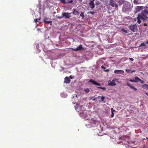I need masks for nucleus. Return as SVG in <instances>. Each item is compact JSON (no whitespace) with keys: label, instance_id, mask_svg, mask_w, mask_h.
<instances>
[{"label":"nucleus","instance_id":"a211bd4d","mask_svg":"<svg viewBox=\"0 0 148 148\" xmlns=\"http://www.w3.org/2000/svg\"><path fill=\"white\" fill-rule=\"evenodd\" d=\"M47 18H46L44 20V22L46 23L47 24H49L51 23V25L52 24V21H47L46 20L47 19Z\"/></svg>","mask_w":148,"mask_h":148},{"label":"nucleus","instance_id":"de8ad7c7","mask_svg":"<svg viewBox=\"0 0 148 148\" xmlns=\"http://www.w3.org/2000/svg\"><path fill=\"white\" fill-rule=\"evenodd\" d=\"M76 95V97H77V95Z\"/></svg>","mask_w":148,"mask_h":148},{"label":"nucleus","instance_id":"1a4fd4ad","mask_svg":"<svg viewBox=\"0 0 148 148\" xmlns=\"http://www.w3.org/2000/svg\"><path fill=\"white\" fill-rule=\"evenodd\" d=\"M71 13H69L68 12H65L62 13V15H63V16L64 17L65 16L66 18H69L71 17V16L69 15V14H70Z\"/></svg>","mask_w":148,"mask_h":148},{"label":"nucleus","instance_id":"4be33fe9","mask_svg":"<svg viewBox=\"0 0 148 148\" xmlns=\"http://www.w3.org/2000/svg\"><path fill=\"white\" fill-rule=\"evenodd\" d=\"M145 45L144 42L141 43L139 47L145 46Z\"/></svg>","mask_w":148,"mask_h":148},{"label":"nucleus","instance_id":"c756f323","mask_svg":"<svg viewBox=\"0 0 148 148\" xmlns=\"http://www.w3.org/2000/svg\"><path fill=\"white\" fill-rule=\"evenodd\" d=\"M89 13H90V14L93 15L95 14V12L93 11H90L89 12Z\"/></svg>","mask_w":148,"mask_h":148},{"label":"nucleus","instance_id":"c03bdc74","mask_svg":"<svg viewBox=\"0 0 148 148\" xmlns=\"http://www.w3.org/2000/svg\"><path fill=\"white\" fill-rule=\"evenodd\" d=\"M98 3L97 2L96 3H95L96 5H98Z\"/></svg>","mask_w":148,"mask_h":148},{"label":"nucleus","instance_id":"4c0bfd02","mask_svg":"<svg viewBox=\"0 0 148 148\" xmlns=\"http://www.w3.org/2000/svg\"><path fill=\"white\" fill-rule=\"evenodd\" d=\"M110 71L109 69H107L106 70H105V71H106V72H108L109 71Z\"/></svg>","mask_w":148,"mask_h":148},{"label":"nucleus","instance_id":"09e8293b","mask_svg":"<svg viewBox=\"0 0 148 148\" xmlns=\"http://www.w3.org/2000/svg\"><path fill=\"white\" fill-rule=\"evenodd\" d=\"M100 97V96H98V97Z\"/></svg>","mask_w":148,"mask_h":148},{"label":"nucleus","instance_id":"393cba45","mask_svg":"<svg viewBox=\"0 0 148 148\" xmlns=\"http://www.w3.org/2000/svg\"><path fill=\"white\" fill-rule=\"evenodd\" d=\"M133 2L134 3L136 4H139L138 1L136 0H134Z\"/></svg>","mask_w":148,"mask_h":148},{"label":"nucleus","instance_id":"a878e982","mask_svg":"<svg viewBox=\"0 0 148 148\" xmlns=\"http://www.w3.org/2000/svg\"><path fill=\"white\" fill-rule=\"evenodd\" d=\"M105 99V97L104 96H102L101 97V101H103Z\"/></svg>","mask_w":148,"mask_h":148},{"label":"nucleus","instance_id":"6ab92c4d","mask_svg":"<svg viewBox=\"0 0 148 148\" xmlns=\"http://www.w3.org/2000/svg\"><path fill=\"white\" fill-rule=\"evenodd\" d=\"M84 91L85 92V93H88L90 91L89 89L88 88L85 89L84 90Z\"/></svg>","mask_w":148,"mask_h":148},{"label":"nucleus","instance_id":"58836bf2","mask_svg":"<svg viewBox=\"0 0 148 148\" xmlns=\"http://www.w3.org/2000/svg\"><path fill=\"white\" fill-rule=\"evenodd\" d=\"M73 10H74V12H75L76 13H77L78 12V11L75 10V9H74Z\"/></svg>","mask_w":148,"mask_h":148},{"label":"nucleus","instance_id":"6e6552de","mask_svg":"<svg viewBox=\"0 0 148 148\" xmlns=\"http://www.w3.org/2000/svg\"><path fill=\"white\" fill-rule=\"evenodd\" d=\"M89 82L94 85H97L99 86H101L100 84L98 83L97 82L95 81V80L92 79H90L89 80Z\"/></svg>","mask_w":148,"mask_h":148},{"label":"nucleus","instance_id":"39448f33","mask_svg":"<svg viewBox=\"0 0 148 148\" xmlns=\"http://www.w3.org/2000/svg\"><path fill=\"white\" fill-rule=\"evenodd\" d=\"M83 49V47L82 45H80L79 46L77 47V48H71V49L74 51H78L82 50Z\"/></svg>","mask_w":148,"mask_h":148},{"label":"nucleus","instance_id":"e433bc0d","mask_svg":"<svg viewBox=\"0 0 148 148\" xmlns=\"http://www.w3.org/2000/svg\"><path fill=\"white\" fill-rule=\"evenodd\" d=\"M143 25L145 26H147V23H144L143 24Z\"/></svg>","mask_w":148,"mask_h":148},{"label":"nucleus","instance_id":"2eb2a0df","mask_svg":"<svg viewBox=\"0 0 148 148\" xmlns=\"http://www.w3.org/2000/svg\"><path fill=\"white\" fill-rule=\"evenodd\" d=\"M134 80L135 82H139L140 80V78H139L138 77H135L134 78Z\"/></svg>","mask_w":148,"mask_h":148},{"label":"nucleus","instance_id":"4468645a","mask_svg":"<svg viewBox=\"0 0 148 148\" xmlns=\"http://www.w3.org/2000/svg\"><path fill=\"white\" fill-rule=\"evenodd\" d=\"M92 121V123L95 125L97 123V121L94 118H92L91 119Z\"/></svg>","mask_w":148,"mask_h":148},{"label":"nucleus","instance_id":"aec40b11","mask_svg":"<svg viewBox=\"0 0 148 148\" xmlns=\"http://www.w3.org/2000/svg\"><path fill=\"white\" fill-rule=\"evenodd\" d=\"M40 19V18L35 19L34 20V22L36 23L37 22H39V20Z\"/></svg>","mask_w":148,"mask_h":148},{"label":"nucleus","instance_id":"bb28decb","mask_svg":"<svg viewBox=\"0 0 148 148\" xmlns=\"http://www.w3.org/2000/svg\"><path fill=\"white\" fill-rule=\"evenodd\" d=\"M122 31L126 33H127V31L126 30L124 29H122Z\"/></svg>","mask_w":148,"mask_h":148},{"label":"nucleus","instance_id":"7ed1b4c3","mask_svg":"<svg viewBox=\"0 0 148 148\" xmlns=\"http://www.w3.org/2000/svg\"><path fill=\"white\" fill-rule=\"evenodd\" d=\"M129 28L133 32H136L138 30L137 26L136 24L131 25L129 26Z\"/></svg>","mask_w":148,"mask_h":148},{"label":"nucleus","instance_id":"7c9ffc66","mask_svg":"<svg viewBox=\"0 0 148 148\" xmlns=\"http://www.w3.org/2000/svg\"><path fill=\"white\" fill-rule=\"evenodd\" d=\"M93 97H91L90 98V99H92V100H93V101H95V99H96V98H94V99H92Z\"/></svg>","mask_w":148,"mask_h":148},{"label":"nucleus","instance_id":"c85d7f7f","mask_svg":"<svg viewBox=\"0 0 148 148\" xmlns=\"http://www.w3.org/2000/svg\"><path fill=\"white\" fill-rule=\"evenodd\" d=\"M63 15H62V16H58L57 17V18L58 19H61L63 18Z\"/></svg>","mask_w":148,"mask_h":148},{"label":"nucleus","instance_id":"dca6fc26","mask_svg":"<svg viewBox=\"0 0 148 148\" xmlns=\"http://www.w3.org/2000/svg\"><path fill=\"white\" fill-rule=\"evenodd\" d=\"M109 85L113 86L116 85V84L115 83V81L113 80L112 81L110 82Z\"/></svg>","mask_w":148,"mask_h":148},{"label":"nucleus","instance_id":"ddd939ff","mask_svg":"<svg viewBox=\"0 0 148 148\" xmlns=\"http://www.w3.org/2000/svg\"><path fill=\"white\" fill-rule=\"evenodd\" d=\"M126 84L127 86L130 87L131 88L134 90L135 91H136L137 90V88H135L133 86L131 85L130 84V83L127 82V83Z\"/></svg>","mask_w":148,"mask_h":148},{"label":"nucleus","instance_id":"c9c22d12","mask_svg":"<svg viewBox=\"0 0 148 148\" xmlns=\"http://www.w3.org/2000/svg\"><path fill=\"white\" fill-rule=\"evenodd\" d=\"M111 112H114V111H115V110H114L112 108L111 109Z\"/></svg>","mask_w":148,"mask_h":148},{"label":"nucleus","instance_id":"8fccbe9b","mask_svg":"<svg viewBox=\"0 0 148 148\" xmlns=\"http://www.w3.org/2000/svg\"><path fill=\"white\" fill-rule=\"evenodd\" d=\"M103 102L105 103V101H103Z\"/></svg>","mask_w":148,"mask_h":148},{"label":"nucleus","instance_id":"79ce46f5","mask_svg":"<svg viewBox=\"0 0 148 148\" xmlns=\"http://www.w3.org/2000/svg\"><path fill=\"white\" fill-rule=\"evenodd\" d=\"M73 14L76 15V14H75L74 11L72 13Z\"/></svg>","mask_w":148,"mask_h":148},{"label":"nucleus","instance_id":"412c9836","mask_svg":"<svg viewBox=\"0 0 148 148\" xmlns=\"http://www.w3.org/2000/svg\"><path fill=\"white\" fill-rule=\"evenodd\" d=\"M80 16H82L83 19H84L85 16L83 12H81L80 14Z\"/></svg>","mask_w":148,"mask_h":148},{"label":"nucleus","instance_id":"423d86ee","mask_svg":"<svg viewBox=\"0 0 148 148\" xmlns=\"http://www.w3.org/2000/svg\"><path fill=\"white\" fill-rule=\"evenodd\" d=\"M114 72L116 74H123L124 73V71L121 70H115L114 71Z\"/></svg>","mask_w":148,"mask_h":148},{"label":"nucleus","instance_id":"9b49d317","mask_svg":"<svg viewBox=\"0 0 148 148\" xmlns=\"http://www.w3.org/2000/svg\"><path fill=\"white\" fill-rule=\"evenodd\" d=\"M71 80L69 77H66L64 78V82L66 84H69L70 83Z\"/></svg>","mask_w":148,"mask_h":148},{"label":"nucleus","instance_id":"f03ea898","mask_svg":"<svg viewBox=\"0 0 148 148\" xmlns=\"http://www.w3.org/2000/svg\"><path fill=\"white\" fill-rule=\"evenodd\" d=\"M132 8L133 6L131 5L130 3L126 2L123 5L122 10L123 12L127 13L131 11Z\"/></svg>","mask_w":148,"mask_h":148},{"label":"nucleus","instance_id":"37998d69","mask_svg":"<svg viewBox=\"0 0 148 148\" xmlns=\"http://www.w3.org/2000/svg\"><path fill=\"white\" fill-rule=\"evenodd\" d=\"M78 1L79 2H81L82 1V0H78Z\"/></svg>","mask_w":148,"mask_h":148},{"label":"nucleus","instance_id":"cd10ccee","mask_svg":"<svg viewBox=\"0 0 148 148\" xmlns=\"http://www.w3.org/2000/svg\"><path fill=\"white\" fill-rule=\"evenodd\" d=\"M139 82H140L141 83V84H144V81L140 79V80H139Z\"/></svg>","mask_w":148,"mask_h":148},{"label":"nucleus","instance_id":"a18cd8bd","mask_svg":"<svg viewBox=\"0 0 148 148\" xmlns=\"http://www.w3.org/2000/svg\"><path fill=\"white\" fill-rule=\"evenodd\" d=\"M74 104H76V105H78V104L77 103H74Z\"/></svg>","mask_w":148,"mask_h":148},{"label":"nucleus","instance_id":"f704fd0d","mask_svg":"<svg viewBox=\"0 0 148 148\" xmlns=\"http://www.w3.org/2000/svg\"><path fill=\"white\" fill-rule=\"evenodd\" d=\"M101 68L103 69H105L106 68L103 65L101 66Z\"/></svg>","mask_w":148,"mask_h":148},{"label":"nucleus","instance_id":"20e7f679","mask_svg":"<svg viewBox=\"0 0 148 148\" xmlns=\"http://www.w3.org/2000/svg\"><path fill=\"white\" fill-rule=\"evenodd\" d=\"M109 5L112 7H115V9H117L118 5L113 0H110Z\"/></svg>","mask_w":148,"mask_h":148},{"label":"nucleus","instance_id":"473e14b6","mask_svg":"<svg viewBox=\"0 0 148 148\" xmlns=\"http://www.w3.org/2000/svg\"><path fill=\"white\" fill-rule=\"evenodd\" d=\"M129 59L131 61H133L134 60L133 58H129Z\"/></svg>","mask_w":148,"mask_h":148},{"label":"nucleus","instance_id":"ea45409f","mask_svg":"<svg viewBox=\"0 0 148 148\" xmlns=\"http://www.w3.org/2000/svg\"><path fill=\"white\" fill-rule=\"evenodd\" d=\"M145 93L148 96V93L147 92H145Z\"/></svg>","mask_w":148,"mask_h":148},{"label":"nucleus","instance_id":"2f4dec72","mask_svg":"<svg viewBox=\"0 0 148 148\" xmlns=\"http://www.w3.org/2000/svg\"><path fill=\"white\" fill-rule=\"evenodd\" d=\"M111 117L112 118L113 117V116H114V112H111Z\"/></svg>","mask_w":148,"mask_h":148},{"label":"nucleus","instance_id":"f257e3e1","mask_svg":"<svg viewBox=\"0 0 148 148\" xmlns=\"http://www.w3.org/2000/svg\"><path fill=\"white\" fill-rule=\"evenodd\" d=\"M148 14V11L146 10H143L140 14H138L137 19V22L140 24L141 23V20H145L148 18L147 15ZM136 18H135V21H136Z\"/></svg>","mask_w":148,"mask_h":148},{"label":"nucleus","instance_id":"5701e85b","mask_svg":"<svg viewBox=\"0 0 148 148\" xmlns=\"http://www.w3.org/2000/svg\"><path fill=\"white\" fill-rule=\"evenodd\" d=\"M97 88H100L101 89H103V90H106V88H105V87H97Z\"/></svg>","mask_w":148,"mask_h":148},{"label":"nucleus","instance_id":"0eeeda50","mask_svg":"<svg viewBox=\"0 0 148 148\" xmlns=\"http://www.w3.org/2000/svg\"><path fill=\"white\" fill-rule=\"evenodd\" d=\"M143 7L142 6H137L135 8L136 12L140 11L143 9Z\"/></svg>","mask_w":148,"mask_h":148},{"label":"nucleus","instance_id":"49530a36","mask_svg":"<svg viewBox=\"0 0 148 148\" xmlns=\"http://www.w3.org/2000/svg\"><path fill=\"white\" fill-rule=\"evenodd\" d=\"M77 108V107H75V110Z\"/></svg>","mask_w":148,"mask_h":148},{"label":"nucleus","instance_id":"a19ab883","mask_svg":"<svg viewBox=\"0 0 148 148\" xmlns=\"http://www.w3.org/2000/svg\"><path fill=\"white\" fill-rule=\"evenodd\" d=\"M73 2V1H72V0H71V1H69V3H72V2Z\"/></svg>","mask_w":148,"mask_h":148},{"label":"nucleus","instance_id":"9d476101","mask_svg":"<svg viewBox=\"0 0 148 148\" xmlns=\"http://www.w3.org/2000/svg\"><path fill=\"white\" fill-rule=\"evenodd\" d=\"M95 0H93L89 3L90 7L92 9H93L95 7V4L94 2Z\"/></svg>","mask_w":148,"mask_h":148},{"label":"nucleus","instance_id":"b1692460","mask_svg":"<svg viewBox=\"0 0 148 148\" xmlns=\"http://www.w3.org/2000/svg\"><path fill=\"white\" fill-rule=\"evenodd\" d=\"M60 1L63 3H67L65 1V0H60Z\"/></svg>","mask_w":148,"mask_h":148},{"label":"nucleus","instance_id":"f8f14e48","mask_svg":"<svg viewBox=\"0 0 148 148\" xmlns=\"http://www.w3.org/2000/svg\"><path fill=\"white\" fill-rule=\"evenodd\" d=\"M136 71V70H135L134 69L132 70L131 69H126L125 70V71L128 73H132L133 72H135Z\"/></svg>","mask_w":148,"mask_h":148},{"label":"nucleus","instance_id":"72a5a7b5","mask_svg":"<svg viewBox=\"0 0 148 148\" xmlns=\"http://www.w3.org/2000/svg\"><path fill=\"white\" fill-rule=\"evenodd\" d=\"M129 81L131 82H134V79H130L129 80Z\"/></svg>","mask_w":148,"mask_h":148},{"label":"nucleus","instance_id":"f3484780","mask_svg":"<svg viewBox=\"0 0 148 148\" xmlns=\"http://www.w3.org/2000/svg\"><path fill=\"white\" fill-rule=\"evenodd\" d=\"M142 87L145 89H148V85L145 84L142 85Z\"/></svg>","mask_w":148,"mask_h":148}]
</instances>
